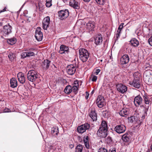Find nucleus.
I'll return each instance as SVG.
<instances>
[{"label":"nucleus","instance_id":"6ab92c4d","mask_svg":"<svg viewBox=\"0 0 152 152\" xmlns=\"http://www.w3.org/2000/svg\"><path fill=\"white\" fill-rule=\"evenodd\" d=\"M95 27V23L94 21H89V22L86 24V28L88 29L89 31L93 30Z\"/></svg>","mask_w":152,"mask_h":152},{"label":"nucleus","instance_id":"f3484780","mask_svg":"<svg viewBox=\"0 0 152 152\" xmlns=\"http://www.w3.org/2000/svg\"><path fill=\"white\" fill-rule=\"evenodd\" d=\"M50 63H51V61L49 60H45L42 62V65L43 69L45 70L48 69L49 67Z\"/></svg>","mask_w":152,"mask_h":152},{"label":"nucleus","instance_id":"bb28decb","mask_svg":"<svg viewBox=\"0 0 152 152\" xmlns=\"http://www.w3.org/2000/svg\"><path fill=\"white\" fill-rule=\"evenodd\" d=\"M131 44L134 47L137 46L139 44V41L135 38L132 39L130 41Z\"/></svg>","mask_w":152,"mask_h":152},{"label":"nucleus","instance_id":"ddd939ff","mask_svg":"<svg viewBox=\"0 0 152 152\" xmlns=\"http://www.w3.org/2000/svg\"><path fill=\"white\" fill-rule=\"evenodd\" d=\"M129 58L128 55H124L120 59V63L122 64H125L128 63L129 61Z\"/></svg>","mask_w":152,"mask_h":152},{"label":"nucleus","instance_id":"338daca9","mask_svg":"<svg viewBox=\"0 0 152 152\" xmlns=\"http://www.w3.org/2000/svg\"><path fill=\"white\" fill-rule=\"evenodd\" d=\"M151 150L152 151V145H151Z\"/></svg>","mask_w":152,"mask_h":152},{"label":"nucleus","instance_id":"f704fd0d","mask_svg":"<svg viewBox=\"0 0 152 152\" xmlns=\"http://www.w3.org/2000/svg\"><path fill=\"white\" fill-rule=\"evenodd\" d=\"M149 107V106H148L146 107H145L144 109L143 110L144 111V113L143 115H142V119H144L145 118V116L147 115V112L148 110V108Z\"/></svg>","mask_w":152,"mask_h":152},{"label":"nucleus","instance_id":"7ed1b4c3","mask_svg":"<svg viewBox=\"0 0 152 152\" xmlns=\"http://www.w3.org/2000/svg\"><path fill=\"white\" fill-rule=\"evenodd\" d=\"M38 75L37 72L34 70L29 71L27 74L28 80L31 82H34L37 78Z\"/></svg>","mask_w":152,"mask_h":152},{"label":"nucleus","instance_id":"20e7f679","mask_svg":"<svg viewBox=\"0 0 152 152\" xmlns=\"http://www.w3.org/2000/svg\"><path fill=\"white\" fill-rule=\"evenodd\" d=\"M58 14L60 19L62 20L67 18L69 15V12L68 10L66 9L59 11Z\"/></svg>","mask_w":152,"mask_h":152},{"label":"nucleus","instance_id":"09e8293b","mask_svg":"<svg viewBox=\"0 0 152 152\" xmlns=\"http://www.w3.org/2000/svg\"><path fill=\"white\" fill-rule=\"evenodd\" d=\"M148 41L149 45L152 46V36L148 39Z\"/></svg>","mask_w":152,"mask_h":152},{"label":"nucleus","instance_id":"1a4fd4ad","mask_svg":"<svg viewBox=\"0 0 152 152\" xmlns=\"http://www.w3.org/2000/svg\"><path fill=\"white\" fill-rule=\"evenodd\" d=\"M114 129L116 132L121 134L124 132L125 131L126 127L124 125L121 124L115 126Z\"/></svg>","mask_w":152,"mask_h":152},{"label":"nucleus","instance_id":"3c124183","mask_svg":"<svg viewBox=\"0 0 152 152\" xmlns=\"http://www.w3.org/2000/svg\"><path fill=\"white\" fill-rule=\"evenodd\" d=\"M74 84H75V85H74V86L78 87L79 86L78 82L77 80L75 81Z\"/></svg>","mask_w":152,"mask_h":152},{"label":"nucleus","instance_id":"393cba45","mask_svg":"<svg viewBox=\"0 0 152 152\" xmlns=\"http://www.w3.org/2000/svg\"><path fill=\"white\" fill-rule=\"evenodd\" d=\"M10 86L13 88H15L17 85V81L14 78H12L10 80Z\"/></svg>","mask_w":152,"mask_h":152},{"label":"nucleus","instance_id":"f257e3e1","mask_svg":"<svg viewBox=\"0 0 152 152\" xmlns=\"http://www.w3.org/2000/svg\"><path fill=\"white\" fill-rule=\"evenodd\" d=\"M79 58L83 62L86 61L89 56V53L85 49L80 48L79 50Z\"/></svg>","mask_w":152,"mask_h":152},{"label":"nucleus","instance_id":"72a5a7b5","mask_svg":"<svg viewBox=\"0 0 152 152\" xmlns=\"http://www.w3.org/2000/svg\"><path fill=\"white\" fill-rule=\"evenodd\" d=\"M83 149V146L80 144H79L76 146L75 152H82Z\"/></svg>","mask_w":152,"mask_h":152},{"label":"nucleus","instance_id":"e2e57ef3","mask_svg":"<svg viewBox=\"0 0 152 152\" xmlns=\"http://www.w3.org/2000/svg\"><path fill=\"white\" fill-rule=\"evenodd\" d=\"M120 34H118V33H116V37H117V38H118V37H119V36H120Z\"/></svg>","mask_w":152,"mask_h":152},{"label":"nucleus","instance_id":"6e6d98bb","mask_svg":"<svg viewBox=\"0 0 152 152\" xmlns=\"http://www.w3.org/2000/svg\"><path fill=\"white\" fill-rule=\"evenodd\" d=\"M5 24L4 21L2 20L1 22H0V26H4Z\"/></svg>","mask_w":152,"mask_h":152},{"label":"nucleus","instance_id":"69168bd1","mask_svg":"<svg viewBox=\"0 0 152 152\" xmlns=\"http://www.w3.org/2000/svg\"><path fill=\"white\" fill-rule=\"evenodd\" d=\"M94 90H93L92 91V92H91V94L92 95V94H94Z\"/></svg>","mask_w":152,"mask_h":152},{"label":"nucleus","instance_id":"13d9d810","mask_svg":"<svg viewBox=\"0 0 152 152\" xmlns=\"http://www.w3.org/2000/svg\"><path fill=\"white\" fill-rule=\"evenodd\" d=\"M109 152H116L115 149V148H113L112 150L110 149Z\"/></svg>","mask_w":152,"mask_h":152},{"label":"nucleus","instance_id":"4be33fe9","mask_svg":"<svg viewBox=\"0 0 152 152\" xmlns=\"http://www.w3.org/2000/svg\"><path fill=\"white\" fill-rule=\"evenodd\" d=\"M90 116L93 121H96L97 119V114L95 110H92L90 113Z\"/></svg>","mask_w":152,"mask_h":152},{"label":"nucleus","instance_id":"4c0bfd02","mask_svg":"<svg viewBox=\"0 0 152 152\" xmlns=\"http://www.w3.org/2000/svg\"><path fill=\"white\" fill-rule=\"evenodd\" d=\"M104 99L103 96L99 95L97 99L96 102H104Z\"/></svg>","mask_w":152,"mask_h":152},{"label":"nucleus","instance_id":"79ce46f5","mask_svg":"<svg viewBox=\"0 0 152 152\" xmlns=\"http://www.w3.org/2000/svg\"><path fill=\"white\" fill-rule=\"evenodd\" d=\"M107 142L108 144H111L113 143V140L112 139L111 137L108 136L107 139Z\"/></svg>","mask_w":152,"mask_h":152},{"label":"nucleus","instance_id":"f03ea898","mask_svg":"<svg viewBox=\"0 0 152 152\" xmlns=\"http://www.w3.org/2000/svg\"><path fill=\"white\" fill-rule=\"evenodd\" d=\"M12 27L8 23L3 26L1 33L3 36L7 37L12 33Z\"/></svg>","mask_w":152,"mask_h":152},{"label":"nucleus","instance_id":"2eb2a0df","mask_svg":"<svg viewBox=\"0 0 152 152\" xmlns=\"http://www.w3.org/2000/svg\"><path fill=\"white\" fill-rule=\"evenodd\" d=\"M69 5L77 10L80 8L79 3L75 0H71L69 2Z\"/></svg>","mask_w":152,"mask_h":152},{"label":"nucleus","instance_id":"2f4dec72","mask_svg":"<svg viewBox=\"0 0 152 152\" xmlns=\"http://www.w3.org/2000/svg\"><path fill=\"white\" fill-rule=\"evenodd\" d=\"M77 131L79 133H82L86 131V130L83 126H82V125L78 126L77 128Z\"/></svg>","mask_w":152,"mask_h":152},{"label":"nucleus","instance_id":"5fc2aeb1","mask_svg":"<svg viewBox=\"0 0 152 152\" xmlns=\"http://www.w3.org/2000/svg\"><path fill=\"white\" fill-rule=\"evenodd\" d=\"M4 111L5 113L10 112H11V110L8 108L5 109Z\"/></svg>","mask_w":152,"mask_h":152},{"label":"nucleus","instance_id":"a19ab883","mask_svg":"<svg viewBox=\"0 0 152 152\" xmlns=\"http://www.w3.org/2000/svg\"><path fill=\"white\" fill-rule=\"evenodd\" d=\"M8 56L10 60L11 61H12L14 59L15 57V55H14L13 53H11L9 54Z\"/></svg>","mask_w":152,"mask_h":152},{"label":"nucleus","instance_id":"37998d69","mask_svg":"<svg viewBox=\"0 0 152 152\" xmlns=\"http://www.w3.org/2000/svg\"><path fill=\"white\" fill-rule=\"evenodd\" d=\"M98 152H108V151L104 148H101L98 149Z\"/></svg>","mask_w":152,"mask_h":152},{"label":"nucleus","instance_id":"680f3d73","mask_svg":"<svg viewBox=\"0 0 152 152\" xmlns=\"http://www.w3.org/2000/svg\"><path fill=\"white\" fill-rule=\"evenodd\" d=\"M53 66H51V67H52V68L53 69H55L56 68V66L53 64Z\"/></svg>","mask_w":152,"mask_h":152},{"label":"nucleus","instance_id":"c756f323","mask_svg":"<svg viewBox=\"0 0 152 152\" xmlns=\"http://www.w3.org/2000/svg\"><path fill=\"white\" fill-rule=\"evenodd\" d=\"M58 127L52 128L51 129V133L53 135H57L58 133Z\"/></svg>","mask_w":152,"mask_h":152},{"label":"nucleus","instance_id":"aec40b11","mask_svg":"<svg viewBox=\"0 0 152 152\" xmlns=\"http://www.w3.org/2000/svg\"><path fill=\"white\" fill-rule=\"evenodd\" d=\"M102 37L101 35L97 36L95 38V43L97 45L102 44Z\"/></svg>","mask_w":152,"mask_h":152},{"label":"nucleus","instance_id":"39448f33","mask_svg":"<svg viewBox=\"0 0 152 152\" xmlns=\"http://www.w3.org/2000/svg\"><path fill=\"white\" fill-rule=\"evenodd\" d=\"M76 65L71 64L68 65L66 68L67 72L69 75H73L76 71Z\"/></svg>","mask_w":152,"mask_h":152},{"label":"nucleus","instance_id":"4d7b16f0","mask_svg":"<svg viewBox=\"0 0 152 152\" xmlns=\"http://www.w3.org/2000/svg\"><path fill=\"white\" fill-rule=\"evenodd\" d=\"M86 96H85V97H86V99H87L88 98V96H89V94H88V93L87 92H86Z\"/></svg>","mask_w":152,"mask_h":152},{"label":"nucleus","instance_id":"de8ad7c7","mask_svg":"<svg viewBox=\"0 0 152 152\" xmlns=\"http://www.w3.org/2000/svg\"><path fill=\"white\" fill-rule=\"evenodd\" d=\"M22 58H25L27 57V52H23L22 53L21 55Z\"/></svg>","mask_w":152,"mask_h":152},{"label":"nucleus","instance_id":"9d476101","mask_svg":"<svg viewBox=\"0 0 152 152\" xmlns=\"http://www.w3.org/2000/svg\"><path fill=\"white\" fill-rule=\"evenodd\" d=\"M117 90L120 93L123 94L126 92L127 89V88L125 85L122 83L118 84L117 85Z\"/></svg>","mask_w":152,"mask_h":152},{"label":"nucleus","instance_id":"b1692460","mask_svg":"<svg viewBox=\"0 0 152 152\" xmlns=\"http://www.w3.org/2000/svg\"><path fill=\"white\" fill-rule=\"evenodd\" d=\"M99 128L108 130V126L107 122L105 121H102Z\"/></svg>","mask_w":152,"mask_h":152},{"label":"nucleus","instance_id":"8fccbe9b","mask_svg":"<svg viewBox=\"0 0 152 152\" xmlns=\"http://www.w3.org/2000/svg\"><path fill=\"white\" fill-rule=\"evenodd\" d=\"M97 79V77L96 76L94 75L93 76L92 78V81L95 82L96 81Z\"/></svg>","mask_w":152,"mask_h":152},{"label":"nucleus","instance_id":"49530a36","mask_svg":"<svg viewBox=\"0 0 152 152\" xmlns=\"http://www.w3.org/2000/svg\"><path fill=\"white\" fill-rule=\"evenodd\" d=\"M38 7L40 11H41L43 10V5L42 3H39Z\"/></svg>","mask_w":152,"mask_h":152},{"label":"nucleus","instance_id":"c9c22d12","mask_svg":"<svg viewBox=\"0 0 152 152\" xmlns=\"http://www.w3.org/2000/svg\"><path fill=\"white\" fill-rule=\"evenodd\" d=\"M96 104H97L98 107L99 108H102L103 106H104L105 102H96Z\"/></svg>","mask_w":152,"mask_h":152},{"label":"nucleus","instance_id":"7c9ffc66","mask_svg":"<svg viewBox=\"0 0 152 152\" xmlns=\"http://www.w3.org/2000/svg\"><path fill=\"white\" fill-rule=\"evenodd\" d=\"M143 99L145 104H151V101L149 99V97L145 95L143 96Z\"/></svg>","mask_w":152,"mask_h":152},{"label":"nucleus","instance_id":"473e14b6","mask_svg":"<svg viewBox=\"0 0 152 152\" xmlns=\"http://www.w3.org/2000/svg\"><path fill=\"white\" fill-rule=\"evenodd\" d=\"M16 41V39L15 38H10L8 39L7 42L8 44L12 45L15 44Z\"/></svg>","mask_w":152,"mask_h":152},{"label":"nucleus","instance_id":"0eeeda50","mask_svg":"<svg viewBox=\"0 0 152 152\" xmlns=\"http://www.w3.org/2000/svg\"><path fill=\"white\" fill-rule=\"evenodd\" d=\"M41 28L40 27H38L35 32V38L38 41H41L42 39L43 34L41 31Z\"/></svg>","mask_w":152,"mask_h":152},{"label":"nucleus","instance_id":"603ef678","mask_svg":"<svg viewBox=\"0 0 152 152\" xmlns=\"http://www.w3.org/2000/svg\"><path fill=\"white\" fill-rule=\"evenodd\" d=\"M100 69H97L94 72V74L96 75L98 74L100 72Z\"/></svg>","mask_w":152,"mask_h":152},{"label":"nucleus","instance_id":"c85d7f7f","mask_svg":"<svg viewBox=\"0 0 152 152\" xmlns=\"http://www.w3.org/2000/svg\"><path fill=\"white\" fill-rule=\"evenodd\" d=\"M72 86L70 85L66 86L64 90V92L65 93L69 94L72 92Z\"/></svg>","mask_w":152,"mask_h":152},{"label":"nucleus","instance_id":"774afa93","mask_svg":"<svg viewBox=\"0 0 152 152\" xmlns=\"http://www.w3.org/2000/svg\"><path fill=\"white\" fill-rule=\"evenodd\" d=\"M30 50H34V49L33 48H30V49H29Z\"/></svg>","mask_w":152,"mask_h":152},{"label":"nucleus","instance_id":"a211bd4d","mask_svg":"<svg viewBox=\"0 0 152 152\" xmlns=\"http://www.w3.org/2000/svg\"><path fill=\"white\" fill-rule=\"evenodd\" d=\"M17 77L18 80L20 83L23 84L25 83L26 80L22 72H19L18 74Z\"/></svg>","mask_w":152,"mask_h":152},{"label":"nucleus","instance_id":"412c9836","mask_svg":"<svg viewBox=\"0 0 152 152\" xmlns=\"http://www.w3.org/2000/svg\"><path fill=\"white\" fill-rule=\"evenodd\" d=\"M129 113V109L127 108H123L119 112L120 115L122 117H126Z\"/></svg>","mask_w":152,"mask_h":152},{"label":"nucleus","instance_id":"5701e85b","mask_svg":"<svg viewBox=\"0 0 152 152\" xmlns=\"http://www.w3.org/2000/svg\"><path fill=\"white\" fill-rule=\"evenodd\" d=\"M122 140L125 142H128L130 140V134L126 133L124 134L122 137Z\"/></svg>","mask_w":152,"mask_h":152},{"label":"nucleus","instance_id":"cd10ccee","mask_svg":"<svg viewBox=\"0 0 152 152\" xmlns=\"http://www.w3.org/2000/svg\"><path fill=\"white\" fill-rule=\"evenodd\" d=\"M83 140L86 147L87 148H89L90 146L88 143V136H85Z\"/></svg>","mask_w":152,"mask_h":152},{"label":"nucleus","instance_id":"58836bf2","mask_svg":"<svg viewBox=\"0 0 152 152\" xmlns=\"http://www.w3.org/2000/svg\"><path fill=\"white\" fill-rule=\"evenodd\" d=\"M82 126H83L85 130L86 131V130L88 129L90 127V124L88 123H86L84 124H82Z\"/></svg>","mask_w":152,"mask_h":152},{"label":"nucleus","instance_id":"e433bc0d","mask_svg":"<svg viewBox=\"0 0 152 152\" xmlns=\"http://www.w3.org/2000/svg\"><path fill=\"white\" fill-rule=\"evenodd\" d=\"M78 87L73 86H72V92L74 93L75 94H76L77 92L78 91Z\"/></svg>","mask_w":152,"mask_h":152},{"label":"nucleus","instance_id":"c03bdc74","mask_svg":"<svg viewBox=\"0 0 152 152\" xmlns=\"http://www.w3.org/2000/svg\"><path fill=\"white\" fill-rule=\"evenodd\" d=\"M27 57H30L31 56H33L34 55V53L30 51H28L27 52Z\"/></svg>","mask_w":152,"mask_h":152},{"label":"nucleus","instance_id":"ea45409f","mask_svg":"<svg viewBox=\"0 0 152 152\" xmlns=\"http://www.w3.org/2000/svg\"><path fill=\"white\" fill-rule=\"evenodd\" d=\"M52 0H46V6L47 7H49L52 6Z\"/></svg>","mask_w":152,"mask_h":152},{"label":"nucleus","instance_id":"0e129e2a","mask_svg":"<svg viewBox=\"0 0 152 152\" xmlns=\"http://www.w3.org/2000/svg\"><path fill=\"white\" fill-rule=\"evenodd\" d=\"M85 2H88L90 0H83Z\"/></svg>","mask_w":152,"mask_h":152},{"label":"nucleus","instance_id":"864d4df0","mask_svg":"<svg viewBox=\"0 0 152 152\" xmlns=\"http://www.w3.org/2000/svg\"><path fill=\"white\" fill-rule=\"evenodd\" d=\"M124 25V23H121L120 24V25L119 27L118 28V29L121 30L122 29V28H123V26Z\"/></svg>","mask_w":152,"mask_h":152},{"label":"nucleus","instance_id":"bf43d9fd","mask_svg":"<svg viewBox=\"0 0 152 152\" xmlns=\"http://www.w3.org/2000/svg\"><path fill=\"white\" fill-rule=\"evenodd\" d=\"M121 29H118L117 31V34L118 33V34H120V33H121Z\"/></svg>","mask_w":152,"mask_h":152},{"label":"nucleus","instance_id":"f8f14e48","mask_svg":"<svg viewBox=\"0 0 152 152\" xmlns=\"http://www.w3.org/2000/svg\"><path fill=\"white\" fill-rule=\"evenodd\" d=\"M68 47L64 45H61L60 47L59 53L61 54L64 53H68L69 52Z\"/></svg>","mask_w":152,"mask_h":152},{"label":"nucleus","instance_id":"a18cd8bd","mask_svg":"<svg viewBox=\"0 0 152 152\" xmlns=\"http://www.w3.org/2000/svg\"><path fill=\"white\" fill-rule=\"evenodd\" d=\"M97 4L103 5L104 2V0H95Z\"/></svg>","mask_w":152,"mask_h":152},{"label":"nucleus","instance_id":"4468645a","mask_svg":"<svg viewBox=\"0 0 152 152\" xmlns=\"http://www.w3.org/2000/svg\"><path fill=\"white\" fill-rule=\"evenodd\" d=\"M142 101V98L140 95H138L135 97L134 102L136 106H138L141 104Z\"/></svg>","mask_w":152,"mask_h":152},{"label":"nucleus","instance_id":"052dcab7","mask_svg":"<svg viewBox=\"0 0 152 152\" xmlns=\"http://www.w3.org/2000/svg\"><path fill=\"white\" fill-rule=\"evenodd\" d=\"M69 148H70L71 149H72V148H73L74 147V145L73 144H70L69 145Z\"/></svg>","mask_w":152,"mask_h":152},{"label":"nucleus","instance_id":"a878e982","mask_svg":"<svg viewBox=\"0 0 152 152\" xmlns=\"http://www.w3.org/2000/svg\"><path fill=\"white\" fill-rule=\"evenodd\" d=\"M129 121L131 123H135L138 121V118L136 116H133L128 118Z\"/></svg>","mask_w":152,"mask_h":152},{"label":"nucleus","instance_id":"423d86ee","mask_svg":"<svg viewBox=\"0 0 152 152\" xmlns=\"http://www.w3.org/2000/svg\"><path fill=\"white\" fill-rule=\"evenodd\" d=\"M151 67L150 66H148L145 68V69H147L144 72L143 75V77L146 80H148L150 79L152 75V71L150 69Z\"/></svg>","mask_w":152,"mask_h":152},{"label":"nucleus","instance_id":"6e6552de","mask_svg":"<svg viewBox=\"0 0 152 152\" xmlns=\"http://www.w3.org/2000/svg\"><path fill=\"white\" fill-rule=\"evenodd\" d=\"M108 134V130L99 128L97 133V134L98 136L101 138H105L107 137Z\"/></svg>","mask_w":152,"mask_h":152},{"label":"nucleus","instance_id":"9b49d317","mask_svg":"<svg viewBox=\"0 0 152 152\" xmlns=\"http://www.w3.org/2000/svg\"><path fill=\"white\" fill-rule=\"evenodd\" d=\"M50 23V18L49 16L45 17L43 20L42 23L43 28L44 30H46L48 27Z\"/></svg>","mask_w":152,"mask_h":152},{"label":"nucleus","instance_id":"dca6fc26","mask_svg":"<svg viewBox=\"0 0 152 152\" xmlns=\"http://www.w3.org/2000/svg\"><path fill=\"white\" fill-rule=\"evenodd\" d=\"M139 81V80L138 79H134L133 81L130 82L129 84L135 88H139L140 86Z\"/></svg>","mask_w":152,"mask_h":152}]
</instances>
